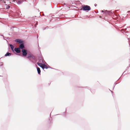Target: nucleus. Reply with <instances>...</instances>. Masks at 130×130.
Wrapping results in <instances>:
<instances>
[{"label": "nucleus", "instance_id": "6", "mask_svg": "<svg viewBox=\"0 0 130 130\" xmlns=\"http://www.w3.org/2000/svg\"><path fill=\"white\" fill-rule=\"evenodd\" d=\"M37 69L38 73L39 74H40L41 72V71L40 68L39 67H37Z\"/></svg>", "mask_w": 130, "mask_h": 130}, {"label": "nucleus", "instance_id": "11", "mask_svg": "<svg viewBox=\"0 0 130 130\" xmlns=\"http://www.w3.org/2000/svg\"><path fill=\"white\" fill-rule=\"evenodd\" d=\"M1 1L2 3H6L5 0H0Z\"/></svg>", "mask_w": 130, "mask_h": 130}, {"label": "nucleus", "instance_id": "13", "mask_svg": "<svg viewBox=\"0 0 130 130\" xmlns=\"http://www.w3.org/2000/svg\"><path fill=\"white\" fill-rule=\"evenodd\" d=\"M10 6H8V8H10Z\"/></svg>", "mask_w": 130, "mask_h": 130}, {"label": "nucleus", "instance_id": "3", "mask_svg": "<svg viewBox=\"0 0 130 130\" xmlns=\"http://www.w3.org/2000/svg\"><path fill=\"white\" fill-rule=\"evenodd\" d=\"M27 56V57L28 58H31L33 59H35V56L31 54L28 53Z\"/></svg>", "mask_w": 130, "mask_h": 130}, {"label": "nucleus", "instance_id": "2", "mask_svg": "<svg viewBox=\"0 0 130 130\" xmlns=\"http://www.w3.org/2000/svg\"><path fill=\"white\" fill-rule=\"evenodd\" d=\"M83 9L84 10H89L91 9V8L89 6L86 5L83 7Z\"/></svg>", "mask_w": 130, "mask_h": 130}, {"label": "nucleus", "instance_id": "4", "mask_svg": "<svg viewBox=\"0 0 130 130\" xmlns=\"http://www.w3.org/2000/svg\"><path fill=\"white\" fill-rule=\"evenodd\" d=\"M22 54L24 56H26L27 53V51L25 49H23L22 50Z\"/></svg>", "mask_w": 130, "mask_h": 130}, {"label": "nucleus", "instance_id": "14", "mask_svg": "<svg viewBox=\"0 0 130 130\" xmlns=\"http://www.w3.org/2000/svg\"><path fill=\"white\" fill-rule=\"evenodd\" d=\"M103 12V10H102V12Z\"/></svg>", "mask_w": 130, "mask_h": 130}, {"label": "nucleus", "instance_id": "1", "mask_svg": "<svg viewBox=\"0 0 130 130\" xmlns=\"http://www.w3.org/2000/svg\"><path fill=\"white\" fill-rule=\"evenodd\" d=\"M37 64L40 67H41L43 69L44 68L47 69L48 68L47 66L44 64L39 62L37 63Z\"/></svg>", "mask_w": 130, "mask_h": 130}, {"label": "nucleus", "instance_id": "10", "mask_svg": "<svg viewBox=\"0 0 130 130\" xmlns=\"http://www.w3.org/2000/svg\"><path fill=\"white\" fill-rule=\"evenodd\" d=\"M11 55V53H7L5 54V56H10Z\"/></svg>", "mask_w": 130, "mask_h": 130}, {"label": "nucleus", "instance_id": "8", "mask_svg": "<svg viewBox=\"0 0 130 130\" xmlns=\"http://www.w3.org/2000/svg\"><path fill=\"white\" fill-rule=\"evenodd\" d=\"M15 41L17 42H19V43H21L22 42L21 41V40L19 39L16 40H15Z\"/></svg>", "mask_w": 130, "mask_h": 130}, {"label": "nucleus", "instance_id": "5", "mask_svg": "<svg viewBox=\"0 0 130 130\" xmlns=\"http://www.w3.org/2000/svg\"><path fill=\"white\" fill-rule=\"evenodd\" d=\"M15 51L17 53H20L21 51L20 50V48H15L14 49Z\"/></svg>", "mask_w": 130, "mask_h": 130}, {"label": "nucleus", "instance_id": "9", "mask_svg": "<svg viewBox=\"0 0 130 130\" xmlns=\"http://www.w3.org/2000/svg\"><path fill=\"white\" fill-rule=\"evenodd\" d=\"M10 46L11 50L13 51L14 46L12 45L11 44H10Z\"/></svg>", "mask_w": 130, "mask_h": 130}, {"label": "nucleus", "instance_id": "12", "mask_svg": "<svg viewBox=\"0 0 130 130\" xmlns=\"http://www.w3.org/2000/svg\"><path fill=\"white\" fill-rule=\"evenodd\" d=\"M21 2H22L21 1H18V2H17V3L19 4H20L21 3Z\"/></svg>", "mask_w": 130, "mask_h": 130}, {"label": "nucleus", "instance_id": "7", "mask_svg": "<svg viewBox=\"0 0 130 130\" xmlns=\"http://www.w3.org/2000/svg\"><path fill=\"white\" fill-rule=\"evenodd\" d=\"M20 48L23 49L24 48V46L23 44H21L20 46Z\"/></svg>", "mask_w": 130, "mask_h": 130}]
</instances>
